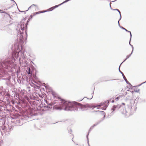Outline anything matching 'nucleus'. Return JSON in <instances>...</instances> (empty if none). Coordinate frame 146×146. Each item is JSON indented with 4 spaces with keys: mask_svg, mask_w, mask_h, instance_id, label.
<instances>
[{
    "mask_svg": "<svg viewBox=\"0 0 146 146\" xmlns=\"http://www.w3.org/2000/svg\"><path fill=\"white\" fill-rule=\"evenodd\" d=\"M56 99L59 102V104L56 105L54 107V109L56 110H64L66 111H84L88 109V108H97V109H102L105 110L108 105L109 101H107L104 103H101L99 105L93 106H91L88 104L86 105H81L79 104H76V103L70 102L63 100L59 97L56 98Z\"/></svg>",
    "mask_w": 146,
    "mask_h": 146,
    "instance_id": "f257e3e1",
    "label": "nucleus"
},
{
    "mask_svg": "<svg viewBox=\"0 0 146 146\" xmlns=\"http://www.w3.org/2000/svg\"><path fill=\"white\" fill-rule=\"evenodd\" d=\"M19 56L20 63H21L22 61H23V59H24L25 58L26 55L25 54L24 51L21 50L18 52H17L13 54L12 57L13 58L12 59L8 58L2 61L1 64L2 66L5 68H7L8 66H10V65L13 63L14 61L16 60Z\"/></svg>",
    "mask_w": 146,
    "mask_h": 146,
    "instance_id": "f03ea898",
    "label": "nucleus"
},
{
    "mask_svg": "<svg viewBox=\"0 0 146 146\" xmlns=\"http://www.w3.org/2000/svg\"><path fill=\"white\" fill-rule=\"evenodd\" d=\"M136 110L135 107L130 105L125 107H122L120 109V111L124 116L128 117L132 114Z\"/></svg>",
    "mask_w": 146,
    "mask_h": 146,
    "instance_id": "7ed1b4c3",
    "label": "nucleus"
},
{
    "mask_svg": "<svg viewBox=\"0 0 146 146\" xmlns=\"http://www.w3.org/2000/svg\"><path fill=\"white\" fill-rule=\"evenodd\" d=\"M27 26L26 24L24 25L23 23H22L20 25L21 29H19V33L17 35L18 39L19 41L23 42L24 38L27 36V33L26 31L24 32V28Z\"/></svg>",
    "mask_w": 146,
    "mask_h": 146,
    "instance_id": "20e7f679",
    "label": "nucleus"
},
{
    "mask_svg": "<svg viewBox=\"0 0 146 146\" xmlns=\"http://www.w3.org/2000/svg\"><path fill=\"white\" fill-rule=\"evenodd\" d=\"M122 107L121 105H114V106L112 108H111V110H113V111H114L116 110H117L120 108H122Z\"/></svg>",
    "mask_w": 146,
    "mask_h": 146,
    "instance_id": "39448f33",
    "label": "nucleus"
},
{
    "mask_svg": "<svg viewBox=\"0 0 146 146\" xmlns=\"http://www.w3.org/2000/svg\"><path fill=\"white\" fill-rule=\"evenodd\" d=\"M96 111L98 112V113L100 114H101L102 115L104 116V117H105V113L104 111Z\"/></svg>",
    "mask_w": 146,
    "mask_h": 146,
    "instance_id": "423d86ee",
    "label": "nucleus"
},
{
    "mask_svg": "<svg viewBox=\"0 0 146 146\" xmlns=\"http://www.w3.org/2000/svg\"><path fill=\"white\" fill-rule=\"evenodd\" d=\"M130 41H131V40H130V42H129V44L132 47V49H133V50H132V51L131 52V54H130L129 55H127V56H126V59L123 62H124L131 55V54H132V52H133V46L131 45L130 44Z\"/></svg>",
    "mask_w": 146,
    "mask_h": 146,
    "instance_id": "0eeeda50",
    "label": "nucleus"
},
{
    "mask_svg": "<svg viewBox=\"0 0 146 146\" xmlns=\"http://www.w3.org/2000/svg\"><path fill=\"white\" fill-rule=\"evenodd\" d=\"M28 71L27 72V73L28 74H31V69H30V68H28Z\"/></svg>",
    "mask_w": 146,
    "mask_h": 146,
    "instance_id": "6e6552de",
    "label": "nucleus"
},
{
    "mask_svg": "<svg viewBox=\"0 0 146 146\" xmlns=\"http://www.w3.org/2000/svg\"><path fill=\"white\" fill-rule=\"evenodd\" d=\"M122 63H121V64L120 65V66H119V67H120V66L121 65V64H122ZM119 72H120V73H121L122 74V76H123V77H124V75L123 74V73L121 71H120V70L119 68Z\"/></svg>",
    "mask_w": 146,
    "mask_h": 146,
    "instance_id": "1a4fd4ad",
    "label": "nucleus"
},
{
    "mask_svg": "<svg viewBox=\"0 0 146 146\" xmlns=\"http://www.w3.org/2000/svg\"><path fill=\"white\" fill-rule=\"evenodd\" d=\"M122 97V96H119L118 97H117L115 99V100L116 101L118 100L120 97Z\"/></svg>",
    "mask_w": 146,
    "mask_h": 146,
    "instance_id": "9d476101",
    "label": "nucleus"
},
{
    "mask_svg": "<svg viewBox=\"0 0 146 146\" xmlns=\"http://www.w3.org/2000/svg\"><path fill=\"white\" fill-rule=\"evenodd\" d=\"M116 10H117L118 11V12H119V13L120 15V19H121V16L120 12V11L118 9H116Z\"/></svg>",
    "mask_w": 146,
    "mask_h": 146,
    "instance_id": "9b49d317",
    "label": "nucleus"
},
{
    "mask_svg": "<svg viewBox=\"0 0 146 146\" xmlns=\"http://www.w3.org/2000/svg\"><path fill=\"white\" fill-rule=\"evenodd\" d=\"M123 78H124V80H125V81H126L127 83H128V82L127 80L126 79V78L124 76V77H123Z\"/></svg>",
    "mask_w": 146,
    "mask_h": 146,
    "instance_id": "f8f14e48",
    "label": "nucleus"
},
{
    "mask_svg": "<svg viewBox=\"0 0 146 146\" xmlns=\"http://www.w3.org/2000/svg\"><path fill=\"white\" fill-rule=\"evenodd\" d=\"M121 28L123 29H124V30H125L126 31H127V30L126 29H125V28H124L122 27H121Z\"/></svg>",
    "mask_w": 146,
    "mask_h": 146,
    "instance_id": "ddd939ff",
    "label": "nucleus"
},
{
    "mask_svg": "<svg viewBox=\"0 0 146 146\" xmlns=\"http://www.w3.org/2000/svg\"><path fill=\"white\" fill-rule=\"evenodd\" d=\"M127 31L130 33V34L131 38V32L130 31Z\"/></svg>",
    "mask_w": 146,
    "mask_h": 146,
    "instance_id": "4468645a",
    "label": "nucleus"
},
{
    "mask_svg": "<svg viewBox=\"0 0 146 146\" xmlns=\"http://www.w3.org/2000/svg\"><path fill=\"white\" fill-rule=\"evenodd\" d=\"M35 6V5H34V4L32 5L31 6H30L29 7V9L30 8H31V7H32L33 6Z\"/></svg>",
    "mask_w": 146,
    "mask_h": 146,
    "instance_id": "2eb2a0df",
    "label": "nucleus"
},
{
    "mask_svg": "<svg viewBox=\"0 0 146 146\" xmlns=\"http://www.w3.org/2000/svg\"><path fill=\"white\" fill-rule=\"evenodd\" d=\"M3 143L1 141H0V146H1Z\"/></svg>",
    "mask_w": 146,
    "mask_h": 146,
    "instance_id": "dca6fc26",
    "label": "nucleus"
},
{
    "mask_svg": "<svg viewBox=\"0 0 146 146\" xmlns=\"http://www.w3.org/2000/svg\"><path fill=\"white\" fill-rule=\"evenodd\" d=\"M139 89H138V90H136L135 92H139Z\"/></svg>",
    "mask_w": 146,
    "mask_h": 146,
    "instance_id": "f3484780",
    "label": "nucleus"
},
{
    "mask_svg": "<svg viewBox=\"0 0 146 146\" xmlns=\"http://www.w3.org/2000/svg\"><path fill=\"white\" fill-rule=\"evenodd\" d=\"M23 94L26 92V91L25 90H23Z\"/></svg>",
    "mask_w": 146,
    "mask_h": 146,
    "instance_id": "a211bd4d",
    "label": "nucleus"
},
{
    "mask_svg": "<svg viewBox=\"0 0 146 146\" xmlns=\"http://www.w3.org/2000/svg\"><path fill=\"white\" fill-rule=\"evenodd\" d=\"M122 104H123V105H125V104L124 103H122Z\"/></svg>",
    "mask_w": 146,
    "mask_h": 146,
    "instance_id": "6ab92c4d",
    "label": "nucleus"
},
{
    "mask_svg": "<svg viewBox=\"0 0 146 146\" xmlns=\"http://www.w3.org/2000/svg\"><path fill=\"white\" fill-rule=\"evenodd\" d=\"M118 24L119 25H120V24H119V21H118Z\"/></svg>",
    "mask_w": 146,
    "mask_h": 146,
    "instance_id": "aec40b11",
    "label": "nucleus"
},
{
    "mask_svg": "<svg viewBox=\"0 0 146 146\" xmlns=\"http://www.w3.org/2000/svg\"><path fill=\"white\" fill-rule=\"evenodd\" d=\"M87 139L88 140V135H87Z\"/></svg>",
    "mask_w": 146,
    "mask_h": 146,
    "instance_id": "412c9836",
    "label": "nucleus"
},
{
    "mask_svg": "<svg viewBox=\"0 0 146 146\" xmlns=\"http://www.w3.org/2000/svg\"><path fill=\"white\" fill-rule=\"evenodd\" d=\"M111 2L110 3V7H111Z\"/></svg>",
    "mask_w": 146,
    "mask_h": 146,
    "instance_id": "4be33fe9",
    "label": "nucleus"
},
{
    "mask_svg": "<svg viewBox=\"0 0 146 146\" xmlns=\"http://www.w3.org/2000/svg\"><path fill=\"white\" fill-rule=\"evenodd\" d=\"M113 102H114V100H112V103H113Z\"/></svg>",
    "mask_w": 146,
    "mask_h": 146,
    "instance_id": "5701e85b",
    "label": "nucleus"
},
{
    "mask_svg": "<svg viewBox=\"0 0 146 146\" xmlns=\"http://www.w3.org/2000/svg\"><path fill=\"white\" fill-rule=\"evenodd\" d=\"M116 0H115L114 1H113L112 2H114V1H116Z\"/></svg>",
    "mask_w": 146,
    "mask_h": 146,
    "instance_id": "b1692460",
    "label": "nucleus"
},
{
    "mask_svg": "<svg viewBox=\"0 0 146 146\" xmlns=\"http://www.w3.org/2000/svg\"><path fill=\"white\" fill-rule=\"evenodd\" d=\"M21 93L22 94H23V93H22V91L21 92Z\"/></svg>",
    "mask_w": 146,
    "mask_h": 146,
    "instance_id": "393cba45",
    "label": "nucleus"
},
{
    "mask_svg": "<svg viewBox=\"0 0 146 146\" xmlns=\"http://www.w3.org/2000/svg\"><path fill=\"white\" fill-rule=\"evenodd\" d=\"M92 98H90V99H92Z\"/></svg>",
    "mask_w": 146,
    "mask_h": 146,
    "instance_id": "a878e982",
    "label": "nucleus"
},
{
    "mask_svg": "<svg viewBox=\"0 0 146 146\" xmlns=\"http://www.w3.org/2000/svg\"><path fill=\"white\" fill-rule=\"evenodd\" d=\"M45 87L46 88H47V86H45Z\"/></svg>",
    "mask_w": 146,
    "mask_h": 146,
    "instance_id": "bb28decb",
    "label": "nucleus"
},
{
    "mask_svg": "<svg viewBox=\"0 0 146 146\" xmlns=\"http://www.w3.org/2000/svg\"><path fill=\"white\" fill-rule=\"evenodd\" d=\"M26 38H25V40H26Z\"/></svg>",
    "mask_w": 146,
    "mask_h": 146,
    "instance_id": "cd10ccee",
    "label": "nucleus"
},
{
    "mask_svg": "<svg viewBox=\"0 0 146 146\" xmlns=\"http://www.w3.org/2000/svg\"><path fill=\"white\" fill-rule=\"evenodd\" d=\"M0 11H1V10H0Z\"/></svg>",
    "mask_w": 146,
    "mask_h": 146,
    "instance_id": "c85d7f7f",
    "label": "nucleus"
}]
</instances>
